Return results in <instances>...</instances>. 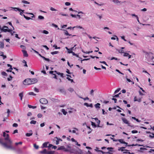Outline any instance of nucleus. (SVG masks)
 <instances>
[{
    "mask_svg": "<svg viewBox=\"0 0 154 154\" xmlns=\"http://www.w3.org/2000/svg\"><path fill=\"white\" fill-rule=\"evenodd\" d=\"M37 116L38 118H40L42 116V115L41 113H38L37 115Z\"/></svg>",
    "mask_w": 154,
    "mask_h": 154,
    "instance_id": "nucleus-51",
    "label": "nucleus"
},
{
    "mask_svg": "<svg viewBox=\"0 0 154 154\" xmlns=\"http://www.w3.org/2000/svg\"><path fill=\"white\" fill-rule=\"evenodd\" d=\"M122 119L124 123L127 124L128 126H131L130 124L129 123L128 121L126 119L124 118H122Z\"/></svg>",
    "mask_w": 154,
    "mask_h": 154,
    "instance_id": "nucleus-7",
    "label": "nucleus"
},
{
    "mask_svg": "<svg viewBox=\"0 0 154 154\" xmlns=\"http://www.w3.org/2000/svg\"><path fill=\"white\" fill-rule=\"evenodd\" d=\"M94 91L93 90H91L90 91V94L92 96L94 95Z\"/></svg>",
    "mask_w": 154,
    "mask_h": 154,
    "instance_id": "nucleus-44",
    "label": "nucleus"
},
{
    "mask_svg": "<svg viewBox=\"0 0 154 154\" xmlns=\"http://www.w3.org/2000/svg\"><path fill=\"white\" fill-rule=\"evenodd\" d=\"M113 59H115L116 60H118V59L116 57H112L111 59H110V60H113Z\"/></svg>",
    "mask_w": 154,
    "mask_h": 154,
    "instance_id": "nucleus-60",
    "label": "nucleus"
},
{
    "mask_svg": "<svg viewBox=\"0 0 154 154\" xmlns=\"http://www.w3.org/2000/svg\"><path fill=\"white\" fill-rule=\"evenodd\" d=\"M67 90L71 93L72 92L74 91V89L72 88H68Z\"/></svg>",
    "mask_w": 154,
    "mask_h": 154,
    "instance_id": "nucleus-20",
    "label": "nucleus"
},
{
    "mask_svg": "<svg viewBox=\"0 0 154 154\" xmlns=\"http://www.w3.org/2000/svg\"><path fill=\"white\" fill-rule=\"evenodd\" d=\"M34 90L35 91V92H39L38 89L36 88H34Z\"/></svg>",
    "mask_w": 154,
    "mask_h": 154,
    "instance_id": "nucleus-56",
    "label": "nucleus"
},
{
    "mask_svg": "<svg viewBox=\"0 0 154 154\" xmlns=\"http://www.w3.org/2000/svg\"><path fill=\"white\" fill-rule=\"evenodd\" d=\"M100 103H98L94 105L95 107L97 109H99L100 108Z\"/></svg>",
    "mask_w": 154,
    "mask_h": 154,
    "instance_id": "nucleus-15",
    "label": "nucleus"
},
{
    "mask_svg": "<svg viewBox=\"0 0 154 154\" xmlns=\"http://www.w3.org/2000/svg\"><path fill=\"white\" fill-rule=\"evenodd\" d=\"M9 77V78H8V81H10L13 78V77L11 75H10Z\"/></svg>",
    "mask_w": 154,
    "mask_h": 154,
    "instance_id": "nucleus-46",
    "label": "nucleus"
},
{
    "mask_svg": "<svg viewBox=\"0 0 154 154\" xmlns=\"http://www.w3.org/2000/svg\"><path fill=\"white\" fill-rule=\"evenodd\" d=\"M59 91L61 93H62L64 95L66 94V92L64 89L63 88H60L59 89Z\"/></svg>",
    "mask_w": 154,
    "mask_h": 154,
    "instance_id": "nucleus-9",
    "label": "nucleus"
},
{
    "mask_svg": "<svg viewBox=\"0 0 154 154\" xmlns=\"http://www.w3.org/2000/svg\"><path fill=\"white\" fill-rule=\"evenodd\" d=\"M131 15L133 17H135L136 18L138 17V16L137 15H135V14H131Z\"/></svg>",
    "mask_w": 154,
    "mask_h": 154,
    "instance_id": "nucleus-55",
    "label": "nucleus"
},
{
    "mask_svg": "<svg viewBox=\"0 0 154 154\" xmlns=\"http://www.w3.org/2000/svg\"><path fill=\"white\" fill-rule=\"evenodd\" d=\"M54 151H51L47 152V154H54Z\"/></svg>",
    "mask_w": 154,
    "mask_h": 154,
    "instance_id": "nucleus-33",
    "label": "nucleus"
},
{
    "mask_svg": "<svg viewBox=\"0 0 154 154\" xmlns=\"http://www.w3.org/2000/svg\"><path fill=\"white\" fill-rule=\"evenodd\" d=\"M112 1L113 2L117 4L118 3H120V4H122L123 3H124L125 2V1H124V2H122L121 1H119L118 0H112Z\"/></svg>",
    "mask_w": 154,
    "mask_h": 154,
    "instance_id": "nucleus-10",
    "label": "nucleus"
},
{
    "mask_svg": "<svg viewBox=\"0 0 154 154\" xmlns=\"http://www.w3.org/2000/svg\"><path fill=\"white\" fill-rule=\"evenodd\" d=\"M64 146H61L60 147L58 148L57 149V150H60L61 149H63Z\"/></svg>",
    "mask_w": 154,
    "mask_h": 154,
    "instance_id": "nucleus-58",
    "label": "nucleus"
},
{
    "mask_svg": "<svg viewBox=\"0 0 154 154\" xmlns=\"http://www.w3.org/2000/svg\"><path fill=\"white\" fill-rule=\"evenodd\" d=\"M58 51H55L54 52H51V54L52 55L55 54H58Z\"/></svg>",
    "mask_w": 154,
    "mask_h": 154,
    "instance_id": "nucleus-32",
    "label": "nucleus"
},
{
    "mask_svg": "<svg viewBox=\"0 0 154 154\" xmlns=\"http://www.w3.org/2000/svg\"><path fill=\"white\" fill-rule=\"evenodd\" d=\"M2 145L5 148L8 149H15L14 147H12L11 145H8L6 143H2Z\"/></svg>",
    "mask_w": 154,
    "mask_h": 154,
    "instance_id": "nucleus-5",
    "label": "nucleus"
},
{
    "mask_svg": "<svg viewBox=\"0 0 154 154\" xmlns=\"http://www.w3.org/2000/svg\"><path fill=\"white\" fill-rule=\"evenodd\" d=\"M22 143V142H20L18 143H15V145H17L18 144H21Z\"/></svg>",
    "mask_w": 154,
    "mask_h": 154,
    "instance_id": "nucleus-57",
    "label": "nucleus"
},
{
    "mask_svg": "<svg viewBox=\"0 0 154 154\" xmlns=\"http://www.w3.org/2000/svg\"><path fill=\"white\" fill-rule=\"evenodd\" d=\"M84 105L85 106H86L87 107H89V105L88 104V103H84Z\"/></svg>",
    "mask_w": 154,
    "mask_h": 154,
    "instance_id": "nucleus-63",
    "label": "nucleus"
},
{
    "mask_svg": "<svg viewBox=\"0 0 154 154\" xmlns=\"http://www.w3.org/2000/svg\"><path fill=\"white\" fill-rule=\"evenodd\" d=\"M13 127H17L18 126V124L17 123H14L13 124Z\"/></svg>",
    "mask_w": 154,
    "mask_h": 154,
    "instance_id": "nucleus-43",
    "label": "nucleus"
},
{
    "mask_svg": "<svg viewBox=\"0 0 154 154\" xmlns=\"http://www.w3.org/2000/svg\"><path fill=\"white\" fill-rule=\"evenodd\" d=\"M40 102L42 104H46L48 103V102L46 99L44 98H42L40 99Z\"/></svg>",
    "mask_w": 154,
    "mask_h": 154,
    "instance_id": "nucleus-4",
    "label": "nucleus"
},
{
    "mask_svg": "<svg viewBox=\"0 0 154 154\" xmlns=\"http://www.w3.org/2000/svg\"><path fill=\"white\" fill-rule=\"evenodd\" d=\"M91 125L92 126H94V128L97 127V125L95 123L93 122H91Z\"/></svg>",
    "mask_w": 154,
    "mask_h": 154,
    "instance_id": "nucleus-27",
    "label": "nucleus"
},
{
    "mask_svg": "<svg viewBox=\"0 0 154 154\" xmlns=\"http://www.w3.org/2000/svg\"><path fill=\"white\" fill-rule=\"evenodd\" d=\"M47 152L46 149H45L43 151H40V153L43 154H47Z\"/></svg>",
    "mask_w": 154,
    "mask_h": 154,
    "instance_id": "nucleus-16",
    "label": "nucleus"
},
{
    "mask_svg": "<svg viewBox=\"0 0 154 154\" xmlns=\"http://www.w3.org/2000/svg\"><path fill=\"white\" fill-rule=\"evenodd\" d=\"M0 56H1L3 57V59H4L7 57L6 56L4 55L3 54H0Z\"/></svg>",
    "mask_w": 154,
    "mask_h": 154,
    "instance_id": "nucleus-35",
    "label": "nucleus"
},
{
    "mask_svg": "<svg viewBox=\"0 0 154 154\" xmlns=\"http://www.w3.org/2000/svg\"><path fill=\"white\" fill-rule=\"evenodd\" d=\"M10 32V33L11 34V35H14V33L15 32L14 31L13 32L12 30L11 29V32Z\"/></svg>",
    "mask_w": 154,
    "mask_h": 154,
    "instance_id": "nucleus-37",
    "label": "nucleus"
},
{
    "mask_svg": "<svg viewBox=\"0 0 154 154\" xmlns=\"http://www.w3.org/2000/svg\"><path fill=\"white\" fill-rule=\"evenodd\" d=\"M100 63H103L104 64H105L106 66H108V65L107 64V63H106V62L105 61H100Z\"/></svg>",
    "mask_w": 154,
    "mask_h": 154,
    "instance_id": "nucleus-36",
    "label": "nucleus"
},
{
    "mask_svg": "<svg viewBox=\"0 0 154 154\" xmlns=\"http://www.w3.org/2000/svg\"><path fill=\"white\" fill-rule=\"evenodd\" d=\"M112 151V150H109L108 152H106V154H112V153L111 152Z\"/></svg>",
    "mask_w": 154,
    "mask_h": 154,
    "instance_id": "nucleus-42",
    "label": "nucleus"
},
{
    "mask_svg": "<svg viewBox=\"0 0 154 154\" xmlns=\"http://www.w3.org/2000/svg\"><path fill=\"white\" fill-rule=\"evenodd\" d=\"M32 133H27L26 134V136L27 137H29L31 135H32Z\"/></svg>",
    "mask_w": 154,
    "mask_h": 154,
    "instance_id": "nucleus-28",
    "label": "nucleus"
},
{
    "mask_svg": "<svg viewBox=\"0 0 154 154\" xmlns=\"http://www.w3.org/2000/svg\"><path fill=\"white\" fill-rule=\"evenodd\" d=\"M38 19L39 20H43L44 18V17L39 15L38 17Z\"/></svg>",
    "mask_w": 154,
    "mask_h": 154,
    "instance_id": "nucleus-29",
    "label": "nucleus"
},
{
    "mask_svg": "<svg viewBox=\"0 0 154 154\" xmlns=\"http://www.w3.org/2000/svg\"><path fill=\"white\" fill-rule=\"evenodd\" d=\"M50 9L52 11H57V10L53 7H51Z\"/></svg>",
    "mask_w": 154,
    "mask_h": 154,
    "instance_id": "nucleus-52",
    "label": "nucleus"
},
{
    "mask_svg": "<svg viewBox=\"0 0 154 154\" xmlns=\"http://www.w3.org/2000/svg\"><path fill=\"white\" fill-rule=\"evenodd\" d=\"M48 143H49V142H45L44 143H43L42 144V147L43 148H44V147L46 148V147H48V146L47 145H48Z\"/></svg>",
    "mask_w": 154,
    "mask_h": 154,
    "instance_id": "nucleus-12",
    "label": "nucleus"
},
{
    "mask_svg": "<svg viewBox=\"0 0 154 154\" xmlns=\"http://www.w3.org/2000/svg\"><path fill=\"white\" fill-rule=\"evenodd\" d=\"M116 50L118 51L119 52V53H124V51L123 50H119L118 49H116Z\"/></svg>",
    "mask_w": 154,
    "mask_h": 154,
    "instance_id": "nucleus-34",
    "label": "nucleus"
},
{
    "mask_svg": "<svg viewBox=\"0 0 154 154\" xmlns=\"http://www.w3.org/2000/svg\"><path fill=\"white\" fill-rule=\"evenodd\" d=\"M30 80V79H25L23 82V84L25 85H30L31 82Z\"/></svg>",
    "mask_w": 154,
    "mask_h": 154,
    "instance_id": "nucleus-3",
    "label": "nucleus"
},
{
    "mask_svg": "<svg viewBox=\"0 0 154 154\" xmlns=\"http://www.w3.org/2000/svg\"><path fill=\"white\" fill-rule=\"evenodd\" d=\"M19 96L20 97V100H22V98L23 96V92H21L19 94Z\"/></svg>",
    "mask_w": 154,
    "mask_h": 154,
    "instance_id": "nucleus-18",
    "label": "nucleus"
},
{
    "mask_svg": "<svg viewBox=\"0 0 154 154\" xmlns=\"http://www.w3.org/2000/svg\"><path fill=\"white\" fill-rule=\"evenodd\" d=\"M70 3L69 2H66L65 3V5L66 6L70 5Z\"/></svg>",
    "mask_w": 154,
    "mask_h": 154,
    "instance_id": "nucleus-48",
    "label": "nucleus"
},
{
    "mask_svg": "<svg viewBox=\"0 0 154 154\" xmlns=\"http://www.w3.org/2000/svg\"><path fill=\"white\" fill-rule=\"evenodd\" d=\"M75 27L76 28H79L80 29H84V28L82 26H76Z\"/></svg>",
    "mask_w": 154,
    "mask_h": 154,
    "instance_id": "nucleus-53",
    "label": "nucleus"
},
{
    "mask_svg": "<svg viewBox=\"0 0 154 154\" xmlns=\"http://www.w3.org/2000/svg\"><path fill=\"white\" fill-rule=\"evenodd\" d=\"M1 31L4 32H11V29H9L8 26H3V28L1 29Z\"/></svg>",
    "mask_w": 154,
    "mask_h": 154,
    "instance_id": "nucleus-2",
    "label": "nucleus"
},
{
    "mask_svg": "<svg viewBox=\"0 0 154 154\" xmlns=\"http://www.w3.org/2000/svg\"><path fill=\"white\" fill-rule=\"evenodd\" d=\"M22 52L23 53V55L24 57H27L28 56L27 52L26 50H22Z\"/></svg>",
    "mask_w": 154,
    "mask_h": 154,
    "instance_id": "nucleus-11",
    "label": "nucleus"
},
{
    "mask_svg": "<svg viewBox=\"0 0 154 154\" xmlns=\"http://www.w3.org/2000/svg\"><path fill=\"white\" fill-rule=\"evenodd\" d=\"M28 106L29 108H32L33 109H35L36 108V106H32L28 104Z\"/></svg>",
    "mask_w": 154,
    "mask_h": 154,
    "instance_id": "nucleus-19",
    "label": "nucleus"
},
{
    "mask_svg": "<svg viewBox=\"0 0 154 154\" xmlns=\"http://www.w3.org/2000/svg\"><path fill=\"white\" fill-rule=\"evenodd\" d=\"M60 14L62 16H68V14H63L62 13H60Z\"/></svg>",
    "mask_w": 154,
    "mask_h": 154,
    "instance_id": "nucleus-49",
    "label": "nucleus"
},
{
    "mask_svg": "<svg viewBox=\"0 0 154 154\" xmlns=\"http://www.w3.org/2000/svg\"><path fill=\"white\" fill-rule=\"evenodd\" d=\"M9 135L8 134H6V137H5V140L8 141L7 142V143L8 144H11L12 142V141L9 139Z\"/></svg>",
    "mask_w": 154,
    "mask_h": 154,
    "instance_id": "nucleus-6",
    "label": "nucleus"
},
{
    "mask_svg": "<svg viewBox=\"0 0 154 154\" xmlns=\"http://www.w3.org/2000/svg\"><path fill=\"white\" fill-rule=\"evenodd\" d=\"M34 148L36 149H38V146L35 144H34Z\"/></svg>",
    "mask_w": 154,
    "mask_h": 154,
    "instance_id": "nucleus-41",
    "label": "nucleus"
},
{
    "mask_svg": "<svg viewBox=\"0 0 154 154\" xmlns=\"http://www.w3.org/2000/svg\"><path fill=\"white\" fill-rule=\"evenodd\" d=\"M4 44L2 42H0V47L1 48H4Z\"/></svg>",
    "mask_w": 154,
    "mask_h": 154,
    "instance_id": "nucleus-22",
    "label": "nucleus"
},
{
    "mask_svg": "<svg viewBox=\"0 0 154 154\" xmlns=\"http://www.w3.org/2000/svg\"><path fill=\"white\" fill-rule=\"evenodd\" d=\"M116 71L118 72V73H119L120 74H122V75H124V74L122 72H121L118 69H116Z\"/></svg>",
    "mask_w": 154,
    "mask_h": 154,
    "instance_id": "nucleus-47",
    "label": "nucleus"
},
{
    "mask_svg": "<svg viewBox=\"0 0 154 154\" xmlns=\"http://www.w3.org/2000/svg\"><path fill=\"white\" fill-rule=\"evenodd\" d=\"M69 53H72L73 55L75 56L76 57H79V55L77 54H75L74 52H73L72 51H71L70 52H69Z\"/></svg>",
    "mask_w": 154,
    "mask_h": 154,
    "instance_id": "nucleus-17",
    "label": "nucleus"
},
{
    "mask_svg": "<svg viewBox=\"0 0 154 154\" xmlns=\"http://www.w3.org/2000/svg\"><path fill=\"white\" fill-rule=\"evenodd\" d=\"M53 47H54L55 49H60V47H57V46L55 45H54L53 46Z\"/></svg>",
    "mask_w": 154,
    "mask_h": 154,
    "instance_id": "nucleus-59",
    "label": "nucleus"
},
{
    "mask_svg": "<svg viewBox=\"0 0 154 154\" xmlns=\"http://www.w3.org/2000/svg\"><path fill=\"white\" fill-rule=\"evenodd\" d=\"M132 119L135 120L137 122H140V120H139L138 119L136 118L135 117H132Z\"/></svg>",
    "mask_w": 154,
    "mask_h": 154,
    "instance_id": "nucleus-24",
    "label": "nucleus"
},
{
    "mask_svg": "<svg viewBox=\"0 0 154 154\" xmlns=\"http://www.w3.org/2000/svg\"><path fill=\"white\" fill-rule=\"evenodd\" d=\"M42 32L45 34H48L49 33L46 30H44L42 31Z\"/></svg>",
    "mask_w": 154,
    "mask_h": 154,
    "instance_id": "nucleus-25",
    "label": "nucleus"
},
{
    "mask_svg": "<svg viewBox=\"0 0 154 154\" xmlns=\"http://www.w3.org/2000/svg\"><path fill=\"white\" fill-rule=\"evenodd\" d=\"M124 54L123 55V56L124 57H127L128 56V55H129V54L127 53H124Z\"/></svg>",
    "mask_w": 154,
    "mask_h": 154,
    "instance_id": "nucleus-50",
    "label": "nucleus"
},
{
    "mask_svg": "<svg viewBox=\"0 0 154 154\" xmlns=\"http://www.w3.org/2000/svg\"><path fill=\"white\" fill-rule=\"evenodd\" d=\"M23 62L24 63V64H25L24 66H25L27 67L28 66L27 65V63H26V61L24 60H23Z\"/></svg>",
    "mask_w": 154,
    "mask_h": 154,
    "instance_id": "nucleus-40",
    "label": "nucleus"
},
{
    "mask_svg": "<svg viewBox=\"0 0 154 154\" xmlns=\"http://www.w3.org/2000/svg\"><path fill=\"white\" fill-rule=\"evenodd\" d=\"M14 8V10L16 11H22V12H24V10H21V9L17 8Z\"/></svg>",
    "mask_w": 154,
    "mask_h": 154,
    "instance_id": "nucleus-14",
    "label": "nucleus"
},
{
    "mask_svg": "<svg viewBox=\"0 0 154 154\" xmlns=\"http://www.w3.org/2000/svg\"><path fill=\"white\" fill-rule=\"evenodd\" d=\"M28 94L30 95H33L34 96L36 95V94L34 93L33 92H30Z\"/></svg>",
    "mask_w": 154,
    "mask_h": 154,
    "instance_id": "nucleus-38",
    "label": "nucleus"
},
{
    "mask_svg": "<svg viewBox=\"0 0 154 154\" xmlns=\"http://www.w3.org/2000/svg\"><path fill=\"white\" fill-rule=\"evenodd\" d=\"M66 79H68L69 81H70L71 82H73V80L70 79H69L68 77H67Z\"/></svg>",
    "mask_w": 154,
    "mask_h": 154,
    "instance_id": "nucleus-54",
    "label": "nucleus"
},
{
    "mask_svg": "<svg viewBox=\"0 0 154 154\" xmlns=\"http://www.w3.org/2000/svg\"><path fill=\"white\" fill-rule=\"evenodd\" d=\"M121 90V88H118L116 90L115 92H114V93L115 94H116L118 92H119Z\"/></svg>",
    "mask_w": 154,
    "mask_h": 154,
    "instance_id": "nucleus-30",
    "label": "nucleus"
},
{
    "mask_svg": "<svg viewBox=\"0 0 154 154\" xmlns=\"http://www.w3.org/2000/svg\"><path fill=\"white\" fill-rule=\"evenodd\" d=\"M132 134L137 133L138 132V131L137 130H133L131 131Z\"/></svg>",
    "mask_w": 154,
    "mask_h": 154,
    "instance_id": "nucleus-45",
    "label": "nucleus"
},
{
    "mask_svg": "<svg viewBox=\"0 0 154 154\" xmlns=\"http://www.w3.org/2000/svg\"><path fill=\"white\" fill-rule=\"evenodd\" d=\"M53 145L51 144H49L48 147H49V148H50L52 147H53Z\"/></svg>",
    "mask_w": 154,
    "mask_h": 154,
    "instance_id": "nucleus-62",
    "label": "nucleus"
},
{
    "mask_svg": "<svg viewBox=\"0 0 154 154\" xmlns=\"http://www.w3.org/2000/svg\"><path fill=\"white\" fill-rule=\"evenodd\" d=\"M32 115V113L31 112H28L27 114V115L28 116H31Z\"/></svg>",
    "mask_w": 154,
    "mask_h": 154,
    "instance_id": "nucleus-64",
    "label": "nucleus"
},
{
    "mask_svg": "<svg viewBox=\"0 0 154 154\" xmlns=\"http://www.w3.org/2000/svg\"><path fill=\"white\" fill-rule=\"evenodd\" d=\"M145 57L147 60L148 63L150 62H154L153 60L154 58L153 56V54L151 52L149 53L145 52Z\"/></svg>",
    "mask_w": 154,
    "mask_h": 154,
    "instance_id": "nucleus-1",
    "label": "nucleus"
},
{
    "mask_svg": "<svg viewBox=\"0 0 154 154\" xmlns=\"http://www.w3.org/2000/svg\"><path fill=\"white\" fill-rule=\"evenodd\" d=\"M36 123V121L34 120H32L30 122V123L31 124H35Z\"/></svg>",
    "mask_w": 154,
    "mask_h": 154,
    "instance_id": "nucleus-31",
    "label": "nucleus"
},
{
    "mask_svg": "<svg viewBox=\"0 0 154 154\" xmlns=\"http://www.w3.org/2000/svg\"><path fill=\"white\" fill-rule=\"evenodd\" d=\"M30 79L31 84L36 83L38 82V80L35 78Z\"/></svg>",
    "mask_w": 154,
    "mask_h": 154,
    "instance_id": "nucleus-8",
    "label": "nucleus"
},
{
    "mask_svg": "<svg viewBox=\"0 0 154 154\" xmlns=\"http://www.w3.org/2000/svg\"><path fill=\"white\" fill-rule=\"evenodd\" d=\"M61 111L64 115H66L67 113V112L64 109H62Z\"/></svg>",
    "mask_w": 154,
    "mask_h": 154,
    "instance_id": "nucleus-23",
    "label": "nucleus"
},
{
    "mask_svg": "<svg viewBox=\"0 0 154 154\" xmlns=\"http://www.w3.org/2000/svg\"><path fill=\"white\" fill-rule=\"evenodd\" d=\"M118 141H119V142L121 143H123L125 144H128L127 143L124 141L122 139H119Z\"/></svg>",
    "mask_w": 154,
    "mask_h": 154,
    "instance_id": "nucleus-13",
    "label": "nucleus"
},
{
    "mask_svg": "<svg viewBox=\"0 0 154 154\" xmlns=\"http://www.w3.org/2000/svg\"><path fill=\"white\" fill-rule=\"evenodd\" d=\"M63 30L65 31V32H64L65 35H69V36L71 35V34H70L68 33L67 30Z\"/></svg>",
    "mask_w": 154,
    "mask_h": 154,
    "instance_id": "nucleus-21",
    "label": "nucleus"
},
{
    "mask_svg": "<svg viewBox=\"0 0 154 154\" xmlns=\"http://www.w3.org/2000/svg\"><path fill=\"white\" fill-rule=\"evenodd\" d=\"M107 149L108 150H112L113 149V148L112 147H108L107 148Z\"/></svg>",
    "mask_w": 154,
    "mask_h": 154,
    "instance_id": "nucleus-61",
    "label": "nucleus"
},
{
    "mask_svg": "<svg viewBox=\"0 0 154 154\" xmlns=\"http://www.w3.org/2000/svg\"><path fill=\"white\" fill-rule=\"evenodd\" d=\"M2 74L4 76H6L7 75V74L5 72H2Z\"/></svg>",
    "mask_w": 154,
    "mask_h": 154,
    "instance_id": "nucleus-39",
    "label": "nucleus"
},
{
    "mask_svg": "<svg viewBox=\"0 0 154 154\" xmlns=\"http://www.w3.org/2000/svg\"><path fill=\"white\" fill-rule=\"evenodd\" d=\"M22 2L23 3H24V4H29L30 3L26 1H25V0H23L22 1Z\"/></svg>",
    "mask_w": 154,
    "mask_h": 154,
    "instance_id": "nucleus-26",
    "label": "nucleus"
}]
</instances>
